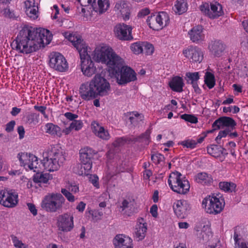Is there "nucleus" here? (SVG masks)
Masks as SVG:
<instances>
[{"mask_svg":"<svg viewBox=\"0 0 248 248\" xmlns=\"http://www.w3.org/2000/svg\"><path fill=\"white\" fill-rule=\"evenodd\" d=\"M45 130L46 133L52 136H57L59 137L62 136L61 128L53 123H49L46 124Z\"/></svg>","mask_w":248,"mask_h":248,"instance_id":"31","label":"nucleus"},{"mask_svg":"<svg viewBox=\"0 0 248 248\" xmlns=\"http://www.w3.org/2000/svg\"><path fill=\"white\" fill-rule=\"evenodd\" d=\"M169 85L172 91L181 93L183 91V88L184 85L183 79L180 77H175L170 81Z\"/></svg>","mask_w":248,"mask_h":248,"instance_id":"30","label":"nucleus"},{"mask_svg":"<svg viewBox=\"0 0 248 248\" xmlns=\"http://www.w3.org/2000/svg\"><path fill=\"white\" fill-rule=\"evenodd\" d=\"M89 212L90 214H92L93 218L96 220L100 219L101 217L103 215V212L99 210H89Z\"/></svg>","mask_w":248,"mask_h":248,"instance_id":"54","label":"nucleus"},{"mask_svg":"<svg viewBox=\"0 0 248 248\" xmlns=\"http://www.w3.org/2000/svg\"><path fill=\"white\" fill-rule=\"evenodd\" d=\"M240 110L239 107L236 106H231L228 107H224L223 111L224 112H232L233 113H237Z\"/></svg>","mask_w":248,"mask_h":248,"instance_id":"53","label":"nucleus"},{"mask_svg":"<svg viewBox=\"0 0 248 248\" xmlns=\"http://www.w3.org/2000/svg\"><path fill=\"white\" fill-rule=\"evenodd\" d=\"M16 123L14 121H11L6 126V131L8 132H11L13 130Z\"/></svg>","mask_w":248,"mask_h":248,"instance_id":"63","label":"nucleus"},{"mask_svg":"<svg viewBox=\"0 0 248 248\" xmlns=\"http://www.w3.org/2000/svg\"><path fill=\"white\" fill-rule=\"evenodd\" d=\"M154 51L153 45L147 42L143 43V52L146 55H151Z\"/></svg>","mask_w":248,"mask_h":248,"instance_id":"45","label":"nucleus"},{"mask_svg":"<svg viewBox=\"0 0 248 248\" xmlns=\"http://www.w3.org/2000/svg\"><path fill=\"white\" fill-rule=\"evenodd\" d=\"M157 15L160 30L169 24L170 18L168 14L165 12H160Z\"/></svg>","mask_w":248,"mask_h":248,"instance_id":"35","label":"nucleus"},{"mask_svg":"<svg viewBox=\"0 0 248 248\" xmlns=\"http://www.w3.org/2000/svg\"><path fill=\"white\" fill-rule=\"evenodd\" d=\"M184 56L192 62L200 63L203 59L202 49L196 46H190L183 50Z\"/></svg>","mask_w":248,"mask_h":248,"instance_id":"14","label":"nucleus"},{"mask_svg":"<svg viewBox=\"0 0 248 248\" xmlns=\"http://www.w3.org/2000/svg\"><path fill=\"white\" fill-rule=\"evenodd\" d=\"M188 34L190 40L194 43H198L204 38L203 28L201 26L194 27L188 31Z\"/></svg>","mask_w":248,"mask_h":248,"instance_id":"27","label":"nucleus"},{"mask_svg":"<svg viewBox=\"0 0 248 248\" xmlns=\"http://www.w3.org/2000/svg\"><path fill=\"white\" fill-rule=\"evenodd\" d=\"M91 85L93 86L97 97L107 95L110 89L109 82L99 74L96 75L91 80Z\"/></svg>","mask_w":248,"mask_h":248,"instance_id":"8","label":"nucleus"},{"mask_svg":"<svg viewBox=\"0 0 248 248\" xmlns=\"http://www.w3.org/2000/svg\"><path fill=\"white\" fill-rule=\"evenodd\" d=\"M132 30V27L129 25L119 24L114 27V32L115 36L119 40L128 41L133 39Z\"/></svg>","mask_w":248,"mask_h":248,"instance_id":"15","label":"nucleus"},{"mask_svg":"<svg viewBox=\"0 0 248 248\" xmlns=\"http://www.w3.org/2000/svg\"><path fill=\"white\" fill-rule=\"evenodd\" d=\"M18 202V195L12 190H0V204L3 206L13 208Z\"/></svg>","mask_w":248,"mask_h":248,"instance_id":"12","label":"nucleus"},{"mask_svg":"<svg viewBox=\"0 0 248 248\" xmlns=\"http://www.w3.org/2000/svg\"><path fill=\"white\" fill-rule=\"evenodd\" d=\"M225 204L224 199L219 194L209 196L202 202V206L205 212L214 215L220 213L223 209Z\"/></svg>","mask_w":248,"mask_h":248,"instance_id":"7","label":"nucleus"},{"mask_svg":"<svg viewBox=\"0 0 248 248\" xmlns=\"http://www.w3.org/2000/svg\"><path fill=\"white\" fill-rule=\"evenodd\" d=\"M150 13V10L148 8H145L140 10L138 14V16L140 18L144 17Z\"/></svg>","mask_w":248,"mask_h":248,"instance_id":"59","label":"nucleus"},{"mask_svg":"<svg viewBox=\"0 0 248 248\" xmlns=\"http://www.w3.org/2000/svg\"><path fill=\"white\" fill-rule=\"evenodd\" d=\"M150 213L152 216L156 217L157 216V207L155 204L153 205L150 208Z\"/></svg>","mask_w":248,"mask_h":248,"instance_id":"64","label":"nucleus"},{"mask_svg":"<svg viewBox=\"0 0 248 248\" xmlns=\"http://www.w3.org/2000/svg\"><path fill=\"white\" fill-rule=\"evenodd\" d=\"M180 144L182 145L184 148L193 149L196 147L197 142L196 141L191 139H188L182 141Z\"/></svg>","mask_w":248,"mask_h":248,"instance_id":"43","label":"nucleus"},{"mask_svg":"<svg viewBox=\"0 0 248 248\" xmlns=\"http://www.w3.org/2000/svg\"><path fill=\"white\" fill-rule=\"evenodd\" d=\"M114 10L118 15L122 16L124 20L126 21L129 19L130 8L126 0H117L115 4Z\"/></svg>","mask_w":248,"mask_h":248,"instance_id":"16","label":"nucleus"},{"mask_svg":"<svg viewBox=\"0 0 248 248\" xmlns=\"http://www.w3.org/2000/svg\"><path fill=\"white\" fill-rule=\"evenodd\" d=\"M50 179L49 174L46 173H37L33 177V181L37 183L46 184Z\"/></svg>","mask_w":248,"mask_h":248,"instance_id":"39","label":"nucleus"},{"mask_svg":"<svg viewBox=\"0 0 248 248\" xmlns=\"http://www.w3.org/2000/svg\"><path fill=\"white\" fill-rule=\"evenodd\" d=\"M151 133V130L147 129L144 133L139 137V139L143 141H145L148 143L150 141Z\"/></svg>","mask_w":248,"mask_h":248,"instance_id":"51","label":"nucleus"},{"mask_svg":"<svg viewBox=\"0 0 248 248\" xmlns=\"http://www.w3.org/2000/svg\"><path fill=\"white\" fill-rule=\"evenodd\" d=\"M11 239L13 245L16 248H28V245L23 243L16 236L12 235Z\"/></svg>","mask_w":248,"mask_h":248,"instance_id":"44","label":"nucleus"},{"mask_svg":"<svg viewBox=\"0 0 248 248\" xmlns=\"http://www.w3.org/2000/svg\"><path fill=\"white\" fill-rule=\"evenodd\" d=\"M27 205L30 211L34 216L37 215V210L36 209V207L34 204L31 203H28Z\"/></svg>","mask_w":248,"mask_h":248,"instance_id":"58","label":"nucleus"},{"mask_svg":"<svg viewBox=\"0 0 248 248\" xmlns=\"http://www.w3.org/2000/svg\"><path fill=\"white\" fill-rule=\"evenodd\" d=\"M168 182L171 189L179 194H186L189 190L190 184L188 181L178 171L170 174Z\"/></svg>","mask_w":248,"mask_h":248,"instance_id":"6","label":"nucleus"},{"mask_svg":"<svg viewBox=\"0 0 248 248\" xmlns=\"http://www.w3.org/2000/svg\"><path fill=\"white\" fill-rule=\"evenodd\" d=\"M240 44L242 47H248V36L247 35H244L241 37Z\"/></svg>","mask_w":248,"mask_h":248,"instance_id":"60","label":"nucleus"},{"mask_svg":"<svg viewBox=\"0 0 248 248\" xmlns=\"http://www.w3.org/2000/svg\"><path fill=\"white\" fill-rule=\"evenodd\" d=\"M65 202V200L61 194L48 193L44 197L41 206L47 212L55 213L62 210Z\"/></svg>","mask_w":248,"mask_h":248,"instance_id":"5","label":"nucleus"},{"mask_svg":"<svg viewBox=\"0 0 248 248\" xmlns=\"http://www.w3.org/2000/svg\"><path fill=\"white\" fill-rule=\"evenodd\" d=\"M200 9L202 13L211 19L217 18L224 14L222 5L215 1L210 3H202L200 5Z\"/></svg>","mask_w":248,"mask_h":248,"instance_id":"9","label":"nucleus"},{"mask_svg":"<svg viewBox=\"0 0 248 248\" xmlns=\"http://www.w3.org/2000/svg\"><path fill=\"white\" fill-rule=\"evenodd\" d=\"M42 163L44 169L48 171L59 170L65 160L62 147L58 144L51 146L43 153Z\"/></svg>","mask_w":248,"mask_h":248,"instance_id":"4","label":"nucleus"},{"mask_svg":"<svg viewBox=\"0 0 248 248\" xmlns=\"http://www.w3.org/2000/svg\"><path fill=\"white\" fill-rule=\"evenodd\" d=\"M93 132L98 138L105 140H108L110 135L108 130L96 122H93L91 124Z\"/></svg>","mask_w":248,"mask_h":248,"instance_id":"20","label":"nucleus"},{"mask_svg":"<svg viewBox=\"0 0 248 248\" xmlns=\"http://www.w3.org/2000/svg\"><path fill=\"white\" fill-rule=\"evenodd\" d=\"M26 15L32 19L38 17V8L35 0H28L24 2Z\"/></svg>","mask_w":248,"mask_h":248,"instance_id":"25","label":"nucleus"},{"mask_svg":"<svg viewBox=\"0 0 248 248\" xmlns=\"http://www.w3.org/2000/svg\"><path fill=\"white\" fill-rule=\"evenodd\" d=\"M17 158L21 165L26 169L33 170L34 172L39 171L38 159L34 155L27 153H20L17 155Z\"/></svg>","mask_w":248,"mask_h":248,"instance_id":"10","label":"nucleus"},{"mask_svg":"<svg viewBox=\"0 0 248 248\" xmlns=\"http://www.w3.org/2000/svg\"><path fill=\"white\" fill-rule=\"evenodd\" d=\"M66 118L70 121H74L78 118V116L77 114L72 113L71 112H67L64 114Z\"/></svg>","mask_w":248,"mask_h":248,"instance_id":"56","label":"nucleus"},{"mask_svg":"<svg viewBox=\"0 0 248 248\" xmlns=\"http://www.w3.org/2000/svg\"><path fill=\"white\" fill-rule=\"evenodd\" d=\"M92 168V163L81 162L74 167V170L79 175H88L91 172Z\"/></svg>","mask_w":248,"mask_h":248,"instance_id":"29","label":"nucleus"},{"mask_svg":"<svg viewBox=\"0 0 248 248\" xmlns=\"http://www.w3.org/2000/svg\"><path fill=\"white\" fill-rule=\"evenodd\" d=\"M125 142L126 140L124 138H118L113 142V145L115 147H118L124 145Z\"/></svg>","mask_w":248,"mask_h":248,"instance_id":"57","label":"nucleus"},{"mask_svg":"<svg viewBox=\"0 0 248 248\" xmlns=\"http://www.w3.org/2000/svg\"><path fill=\"white\" fill-rule=\"evenodd\" d=\"M211 229L208 226H204L201 232L199 234V237L203 240L207 241L212 236Z\"/></svg>","mask_w":248,"mask_h":248,"instance_id":"40","label":"nucleus"},{"mask_svg":"<svg viewBox=\"0 0 248 248\" xmlns=\"http://www.w3.org/2000/svg\"><path fill=\"white\" fill-rule=\"evenodd\" d=\"M186 77L188 78V81H190V83L197 82L199 79V75L198 72L187 73L186 74Z\"/></svg>","mask_w":248,"mask_h":248,"instance_id":"46","label":"nucleus"},{"mask_svg":"<svg viewBox=\"0 0 248 248\" xmlns=\"http://www.w3.org/2000/svg\"><path fill=\"white\" fill-rule=\"evenodd\" d=\"M143 43L136 42L132 44L130 46L132 51L136 54H139L143 52Z\"/></svg>","mask_w":248,"mask_h":248,"instance_id":"42","label":"nucleus"},{"mask_svg":"<svg viewBox=\"0 0 248 248\" xmlns=\"http://www.w3.org/2000/svg\"><path fill=\"white\" fill-rule=\"evenodd\" d=\"M204 82L209 89L213 88L215 85L214 75L210 72H206L204 76Z\"/></svg>","mask_w":248,"mask_h":248,"instance_id":"41","label":"nucleus"},{"mask_svg":"<svg viewBox=\"0 0 248 248\" xmlns=\"http://www.w3.org/2000/svg\"><path fill=\"white\" fill-rule=\"evenodd\" d=\"M65 33V37L70 41L78 50L81 60V70L83 74L86 77H91L96 71V67L91 60L88 52V48L86 44L79 36L68 33Z\"/></svg>","mask_w":248,"mask_h":248,"instance_id":"3","label":"nucleus"},{"mask_svg":"<svg viewBox=\"0 0 248 248\" xmlns=\"http://www.w3.org/2000/svg\"><path fill=\"white\" fill-rule=\"evenodd\" d=\"M49 65L55 70L63 72L68 68V63L61 54L59 52H53L49 55Z\"/></svg>","mask_w":248,"mask_h":248,"instance_id":"11","label":"nucleus"},{"mask_svg":"<svg viewBox=\"0 0 248 248\" xmlns=\"http://www.w3.org/2000/svg\"><path fill=\"white\" fill-rule=\"evenodd\" d=\"M151 159L155 163L159 164L164 161V156L161 154L157 153L152 155Z\"/></svg>","mask_w":248,"mask_h":248,"instance_id":"50","label":"nucleus"},{"mask_svg":"<svg viewBox=\"0 0 248 248\" xmlns=\"http://www.w3.org/2000/svg\"><path fill=\"white\" fill-rule=\"evenodd\" d=\"M235 241V248H248V235L245 239H241L239 238L238 234L234 232L233 236Z\"/></svg>","mask_w":248,"mask_h":248,"instance_id":"37","label":"nucleus"},{"mask_svg":"<svg viewBox=\"0 0 248 248\" xmlns=\"http://www.w3.org/2000/svg\"><path fill=\"white\" fill-rule=\"evenodd\" d=\"M87 3L92 6L94 10L102 14L106 12L109 7V0H87Z\"/></svg>","mask_w":248,"mask_h":248,"instance_id":"21","label":"nucleus"},{"mask_svg":"<svg viewBox=\"0 0 248 248\" xmlns=\"http://www.w3.org/2000/svg\"><path fill=\"white\" fill-rule=\"evenodd\" d=\"M128 119L131 124L136 126L143 120V116L137 112H133L130 113Z\"/></svg>","mask_w":248,"mask_h":248,"instance_id":"38","label":"nucleus"},{"mask_svg":"<svg viewBox=\"0 0 248 248\" xmlns=\"http://www.w3.org/2000/svg\"><path fill=\"white\" fill-rule=\"evenodd\" d=\"M114 248H133V240L128 236L117 234L113 240Z\"/></svg>","mask_w":248,"mask_h":248,"instance_id":"18","label":"nucleus"},{"mask_svg":"<svg viewBox=\"0 0 248 248\" xmlns=\"http://www.w3.org/2000/svg\"><path fill=\"white\" fill-rule=\"evenodd\" d=\"M195 180L197 183L204 185L210 184L212 182V178L211 175L206 172L198 173L195 176Z\"/></svg>","mask_w":248,"mask_h":248,"instance_id":"32","label":"nucleus"},{"mask_svg":"<svg viewBox=\"0 0 248 248\" xmlns=\"http://www.w3.org/2000/svg\"><path fill=\"white\" fill-rule=\"evenodd\" d=\"M218 186L221 190L228 193L235 192L236 187V184L232 182H221Z\"/></svg>","mask_w":248,"mask_h":248,"instance_id":"34","label":"nucleus"},{"mask_svg":"<svg viewBox=\"0 0 248 248\" xmlns=\"http://www.w3.org/2000/svg\"><path fill=\"white\" fill-rule=\"evenodd\" d=\"M236 125L234 120L229 117H222L216 120L212 124L214 130L227 127L228 130L233 129Z\"/></svg>","mask_w":248,"mask_h":248,"instance_id":"17","label":"nucleus"},{"mask_svg":"<svg viewBox=\"0 0 248 248\" xmlns=\"http://www.w3.org/2000/svg\"><path fill=\"white\" fill-rule=\"evenodd\" d=\"M180 117L186 121L192 124H196L198 122L197 118L192 115L184 114L181 115Z\"/></svg>","mask_w":248,"mask_h":248,"instance_id":"47","label":"nucleus"},{"mask_svg":"<svg viewBox=\"0 0 248 248\" xmlns=\"http://www.w3.org/2000/svg\"><path fill=\"white\" fill-rule=\"evenodd\" d=\"M187 9V4L186 0H177L173 7L174 12L179 15L186 12Z\"/></svg>","mask_w":248,"mask_h":248,"instance_id":"33","label":"nucleus"},{"mask_svg":"<svg viewBox=\"0 0 248 248\" xmlns=\"http://www.w3.org/2000/svg\"><path fill=\"white\" fill-rule=\"evenodd\" d=\"M174 211L176 216L180 218H184L186 215L189 205L185 200H178L175 202L173 206Z\"/></svg>","mask_w":248,"mask_h":248,"instance_id":"22","label":"nucleus"},{"mask_svg":"<svg viewBox=\"0 0 248 248\" xmlns=\"http://www.w3.org/2000/svg\"><path fill=\"white\" fill-rule=\"evenodd\" d=\"M39 115L35 113H31L27 116V123L29 124H34L37 119Z\"/></svg>","mask_w":248,"mask_h":248,"instance_id":"52","label":"nucleus"},{"mask_svg":"<svg viewBox=\"0 0 248 248\" xmlns=\"http://www.w3.org/2000/svg\"><path fill=\"white\" fill-rule=\"evenodd\" d=\"M94 58L107 64L110 76L115 78L119 85H124L137 80L136 72L130 67L124 65V60L111 48L108 46L96 47L94 51Z\"/></svg>","mask_w":248,"mask_h":248,"instance_id":"1","label":"nucleus"},{"mask_svg":"<svg viewBox=\"0 0 248 248\" xmlns=\"http://www.w3.org/2000/svg\"><path fill=\"white\" fill-rule=\"evenodd\" d=\"M62 193L65 197L67 200L71 202H73L75 201V198L74 195L67 189L62 188L61 189Z\"/></svg>","mask_w":248,"mask_h":248,"instance_id":"49","label":"nucleus"},{"mask_svg":"<svg viewBox=\"0 0 248 248\" xmlns=\"http://www.w3.org/2000/svg\"><path fill=\"white\" fill-rule=\"evenodd\" d=\"M90 181L96 188H99L98 178L96 175H92L90 178Z\"/></svg>","mask_w":248,"mask_h":248,"instance_id":"61","label":"nucleus"},{"mask_svg":"<svg viewBox=\"0 0 248 248\" xmlns=\"http://www.w3.org/2000/svg\"><path fill=\"white\" fill-rule=\"evenodd\" d=\"M225 48V45L219 40L212 41L208 46L210 52L217 57H220L223 54Z\"/></svg>","mask_w":248,"mask_h":248,"instance_id":"24","label":"nucleus"},{"mask_svg":"<svg viewBox=\"0 0 248 248\" xmlns=\"http://www.w3.org/2000/svg\"><path fill=\"white\" fill-rule=\"evenodd\" d=\"M52 38V34L46 29L24 26L15 40L16 49L20 53L30 54L49 44Z\"/></svg>","mask_w":248,"mask_h":248,"instance_id":"2","label":"nucleus"},{"mask_svg":"<svg viewBox=\"0 0 248 248\" xmlns=\"http://www.w3.org/2000/svg\"><path fill=\"white\" fill-rule=\"evenodd\" d=\"M146 22L150 28L154 30H160V25L158 21L157 14L152 15L149 16Z\"/></svg>","mask_w":248,"mask_h":248,"instance_id":"36","label":"nucleus"},{"mask_svg":"<svg viewBox=\"0 0 248 248\" xmlns=\"http://www.w3.org/2000/svg\"><path fill=\"white\" fill-rule=\"evenodd\" d=\"M70 128L72 129H74L76 131H78L80 130L83 126V123L81 120H75L70 124Z\"/></svg>","mask_w":248,"mask_h":248,"instance_id":"48","label":"nucleus"},{"mask_svg":"<svg viewBox=\"0 0 248 248\" xmlns=\"http://www.w3.org/2000/svg\"><path fill=\"white\" fill-rule=\"evenodd\" d=\"M231 130L226 129L219 131L217 136L216 138V141L218 143L221 138L225 137L230 132Z\"/></svg>","mask_w":248,"mask_h":248,"instance_id":"55","label":"nucleus"},{"mask_svg":"<svg viewBox=\"0 0 248 248\" xmlns=\"http://www.w3.org/2000/svg\"><path fill=\"white\" fill-rule=\"evenodd\" d=\"M207 152L209 154L216 158H219L221 161H223L225 156L228 154L226 149L216 145H212L207 147Z\"/></svg>","mask_w":248,"mask_h":248,"instance_id":"26","label":"nucleus"},{"mask_svg":"<svg viewBox=\"0 0 248 248\" xmlns=\"http://www.w3.org/2000/svg\"><path fill=\"white\" fill-rule=\"evenodd\" d=\"M56 224L59 231L70 232L74 227V217L68 213L60 215L57 217Z\"/></svg>","mask_w":248,"mask_h":248,"instance_id":"13","label":"nucleus"},{"mask_svg":"<svg viewBox=\"0 0 248 248\" xmlns=\"http://www.w3.org/2000/svg\"><path fill=\"white\" fill-rule=\"evenodd\" d=\"M79 94L82 99L85 100H90L97 97L93 87L91 85V80L80 86Z\"/></svg>","mask_w":248,"mask_h":248,"instance_id":"19","label":"nucleus"},{"mask_svg":"<svg viewBox=\"0 0 248 248\" xmlns=\"http://www.w3.org/2000/svg\"><path fill=\"white\" fill-rule=\"evenodd\" d=\"M95 154V151L90 147H85L81 149L79 151L80 162L92 163V159Z\"/></svg>","mask_w":248,"mask_h":248,"instance_id":"28","label":"nucleus"},{"mask_svg":"<svg viewBox=\"0 0 248 248\" xmlns=\"http://www.w3.org/2000/svg\"><path fill=\"white\" fill-rule=\"evenodd\" d=\"M132 205V202L130 200H124L121 206V208H122V210H124L126 208H128Z\"/></svg>","mask_w":248,"mask_h":248,"instance_id":"62","label":"nucleus"},{"mask_svg":"<svg viewBox=\"0 0 248 248\" xmlns=\"http://www.w3.org/2000/svg\"><path fill=\"white\" fill-rule=\"evenodd\" d=\"M147 230V223L143 218L138 219L135 227V237L137 241L143 240L146 234Z\"/></svg>","mask_w":248,"mask_h":248,"instance_id":"23","label":"nucleus"}]
</instances>
